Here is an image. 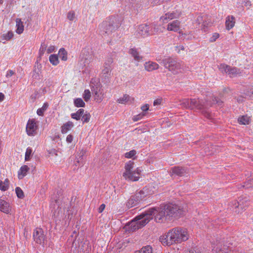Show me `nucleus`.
Segmentation results:
<instances>
[{
  "mask_svg": "<svg viewBox=\"0 0 253 253\" xmlns=\"http://www.w3.org/2000/svg\"><path fill=\"white\" fill-rule=\"evenodd\" d=\"M150 213L157 222L162 223L173 218H179L183 215V208L175 204H166L157 208L150 209Z\"/></svg>",
  "mask_w": 253,
  "mask_h": 253,
  "instance_id": "obj_1",
  "label": "nucleus"
},
{
  "mask_svg": "<svg viewBox=\"0 0 253 253\" xmlns=\"http://www.w3.org/2000/svg\"><path fill=\"white\" fill-rule=\"evenodd\" d=\"M189 237L186 229L175 227L170 230L167 234L160 237V241L164 245L170 246L187 241Z\"/></svg>",
  "mask_w": 253,
  "mask_h": 253,
  "instance_id": "obj_2",
  "label": "nucleus"
},
{
  "mask_svg": "<svg viewBox=\"0 0 253 253\" xmlns=\"http://www.w3.org/2000/svg\"><path fill=\"white\" fill-rule=\"evenodd\" d=\"M180 105L185 109H197L202 110V114L207 118L211 119V116L210 112L208 110V107L211 106V104L209 103L205 104L200 100L196 99L185 98L180 100Z\"/></svg>",
  "mask_w": 253,
  "mask_h": 253,
  "instance_id": "obj_3",
  "label": "nucleus"
},
{
  "mask_svg": "<svg viewBox=\"0 0 253 253\" xmlns=\"http://www.w3.org/2000/svg\"><path fill=\"white\" fill-rule=\"evenodd\" d=\"M153 218L152 213H150L149 209L144 213H142L136 216L127 225L129 230L133 232L148 223Z\"/></svg>",
  "mask_w": 253,
  "mask_h": 253,
  "instance_id": "obj_4",
  "label": "nucleus"
},
{
  "mask_svg": "<svg viewBox=\"0 0 253 253\" xmlns=\"http://www.w3.org/2000/svg\"><path fill=\"white\" fill-rule=\"evenodd\" d=\"M134 163L132 161H129L126 163L125 171L123 174V176L126 180L137 181L139 179L141 170L138 168L134 169Z\"/></svg>",
  "mask_w": 253,
  "mask_h": 253,
  "instance_id": "obj_5",
  "label": "nucleus"
},
{
  "mask_svg": "<svg viewBox=\"0 0 253 253\" xmlns=\"http://www.w3.org/2000/svg\"><path fill=\"white\" fill-rule=\"evenodd\" d=\"M121 22L122 20L118 16H111L102 23L100 29L104 34L109 35L120 27Z\"/></svg>",
  "mask_w": 253,
  "mask_h": 253,
  "instance_id": "obj_6",
  "label": "nucleus"
},
{
  "mask_svg": "<svg viewBox=\"0 0 253 253\" xmlns=\"http://www.w3.org/2000/svg\"><path fill=\"white\" fill-rule=\"evenodd\" d=\"M250 204V200L246 197H240L238 200L230 202V205L235 212L241 213Z\"/></svg>",
  "mask_w": 253,
  "mask_h": 253,
  "instance_id": "obj_7",
  "label": "nucleus"
},
{
  "mask_svg": "<svg viewBox=\"0 0 253 253\" xmlns=\"http://www.w3.org/2000/svg\"><path fill=\"white\" fill-rule=\"evenodd\" d=\"M219 70L222 73H225L230 77H234L241 73L240 69L227 64H220Z\"/></svg>",
  "mask_w": 253,
  "mask_h": 253,
  "instance_id": "obj_8",
  "label": "nucleus"
},
{
  "mask_svg": "<svg viewBox=\"0 0 253 253\" xmlns=\"http://www.w3.org/2000/svg\"><path fill=\"white\" fill-rule=\"evenodd\" d=\"M181 14V11L176 8H174L172 10H169L167 12L164 16H161L160 21L163 23H167L169 20L178 18Z\"/></svg>",
  "mask_w": 253,
  "mask_h": 253,
  "instance_id": "obj_9",
  "label": "nucleus"
},
{
  "mask_svg": "<svg viewBox=\"0 0 253 253\" xmlns=\"http://www.w3.org/2000/svg\"><path fill=\"white\" fill-rule=\"evenodd\" d=\"M38 126L35 120L34 119L29 120L26 126V132L28 135L34 136L37 134Z\"/></svg>",
  "mask_w": 253,
  "mask_h": 253,
  "instance_id": "obj_10",
  "label": "nucleus"
},
{
  "mask_svg": "<svg viewBox=\"0 0 253 253\" xmlns=\"http://www.w3.org/2000/svg\"><path fill=\"white\" fill-rule=\"evenodd\" d=\"M33 237L35 242L39 244L44 243L45 237L41 228H36L33 233Z\"/></svg>",
  "mask_w": 253,
  "mask_h": 253,
  "instance_id": "obj_11",
  "label": "nucleus"
},
{
  "mask_svg": "<svg viewBox=\"0 0 253 253\" xmlns=\"http://www.w3.org/2000/svg\"><path fill=\"white\" fill-rule=\"evenodd\" d=\"M149 194L147 189L145 187L142 190L136 192L135 194L130 197V202L132 200L139 202Z\"/></svg>",
  "mask_w": 253,
  "mask_h": 253,
  "instance_id": "obj_12",
  "label": "nucleus"
},
{
  "mask_svg": "<svg viewBox=\"0 0 253 253\" xmlns=\"http://www.w3.org/2000/svg\"><path fill=\"white\" fill-rule=\"evenodd\" d=\"M165 69L164 72L167 73L170 72L173 74H176L181 72L180 64H164Z\"/></svg>",
  "mask_w": 253,
  "mask_h": 253,
  "instance_id": "obj_13",
  "label": "nucleus"
},
{
  "mask_svg": "<svg viewBox=\"0 0 253 253\" xmlns=\"http://www.w3.org/2000/svg\"><path fill=\"white\" fill-rule=\"evenodd\" d=\"M150 29V28L148 25L146 24H141L138 27L137 32L141 36L147 37L151 35Z\"/></svg>",
  "mask_w": 253,
  "mask_h": 253,
  "instance_id": "obj_14",
  "label": "nucleus"
},
{
  "mask_svg": "<svg viewBox=\"0 0 253 253\" xmlns=\"http://www.w3.org/2000/svg\"><path fill=\"white\" fill-rule=\"evenodd\" d=\"M187 173L186 169L182 167H174L170 170V174L171 176L173 175L182 176Z\"/></svg>",
  "mask_w": 253,
  "mask_h": 253,
  "instance_id": "obj_15",
  "label": "nucleus"
},
{
  "mask_svg": "<svg viewBox=\"0 0 253 253\" xmlns=\"http://www.w3.org/2000/svg\"><path fill=\"white\" fill-rule=\"evenodd\" d=\"M212 251L214 253H233V252L229 249L222 247L220 243H218L215 246L213 247Z\"/></svg>",
  "mask_w": 253,
  "mask_h": 253,
  "instance_id": "obj_16",
  "label": "nucleus"
},
{
  "mask_svg": "<svg viewBox=\"0 0 253 253\" xmlns=\"http://www.w3.org/2000/svg\"><path fill=\"white\" fill-rule=\"evenodd\" d=\"M47 47V46L45 43L43 42L41 44L39 51V56L37 59L38 62H45L47 61V57L44 58L45 60H42V56H43Z\"/></svg>",
  "mask_w": 253,
  "mask_h": 253,
  "instance_id": "obj_17",
  "label": "nucleus"
},
{
  "mask_svg": "<svg viewBox=\"0 0 253 253\" xmlns=\"http://www.w3.org/2000/svg\"><path fill=\"white\" fill-rule=\"evenodd\" d=\"M11 211V207L9 203L3 200L0 199V211L5 213H9Z\"/></svg>",
  "mask_w": 253,
  "mask_h": 253,
  "instance_id": "obj_18",
  "label": "nucleus"
},
{
  "mask_svg": "<svg viewBox=\"0 0 253 253\" xmlns=\"http://www.w3.org/2000/svg\"><path fill=\"white\" fill-rule=\"evenodd\" d=\"M180 22L177 20H175L171 23H169L167 26L168 31H172L174 32L178 31L180 29Z\"/></svg>",
  "mask_w": 253,
  "mask_h": 253,
  "instance_id": "obj_19",
  "label": "nucleus"
},
{
  "mask_svg": "<svg viewBox=\"0 0 253 253\" xmlns=\"http://www.w3.org/2000/svg\"><path fill=\"white\" fill-rule=\"evenodd\" d=\"M235 18L233 16H228L226 18L225 25L227 30H229L235 25Z\"/></svg>",
  "mask_w": 253,
  "mask_h": 253,
  "instance_id": "obj_20",
  "label": "nucleus"
},
{
  "mask_svg": "<svg viewBox=\"0 0 253 253\" xmlns=\"http://www.w3.org/2000/svg\"><path fill=\"white\" fill-rule=\"evenodd\" d=\"M29 169V168L26 165L22 166L18 173V178L21 179L26 176Z\"/></svg>",
  "mask_w": 253,
  "mask_h": 253,
  "instance_id": "obj_21",
  "label": "nucleus"
},
{
  "mask_svg": "<svg viewBox=\"0 0 253 253\" xmlns=\"http://www.w3.org/2000/svg\"><path fill=\"white\" fill-rule=\"evenodd\" d=\"M250 121L251 118L248 115L241 116L238 118V122L240 125H249Z\"/></svg>",
  "mask_w": 253,
  "mask_h": 253,
  "instance_id": "obj_22",
  "label": "nucleus"
},
{
  "mask_svg": "<svg viewBox=\"0 0 253 253\" xmlns=\"http://www.w3.org/2000/svg\"><path fill=\"white\" fill-rule=\"evenodd\" d=\"M74 126V124L72 122L69 121L66 123L64 124L61 129L62 133H66L69 130H70Z\"/></svg>",
  "mask_w": 253,
  "mask_h": 253,
  "instance_id": "obj_23",
  "label": "nucleus"
},
{
  "mask_svg": "<svg viewBox=\"0 0 253 253\" xmlns=\"http://www.w3.org/2000/svg\"><path fill=\"white\" fill-rule=\"evenodd\" d=\"M67 51L64 48H61L58 51V58L61 59L62 61H66L67 60Z\"/></svg>",
  "mask_w": 253,
  "mask_h": 253,
  "instance_id": "obj_24",
  "label": "nucleus"
},
{
  "mask_svg": "<svg viewBox=\"0 0 253 253\" xmlns=\"http://www.w3.org/2000/svg\"><path fill=\"white\" fill-rule=\"evenodd\" d=\"M205 152L207 155H212L216 152V147L213 145H208L205 148Z\"/></svg>",
  "mask_w": 253,
  "mask_h": 253,
  "instance_id": "obj_25",
  "label": "nucleus"
},
{
  "mask_svg": "<svg viewBox=\"0 0 253 253\" xmlns=\"http://www.w3.org/2000/svg\"><path fill=\"white\" fill-rule=\"evenodd\" d=\"M129 53L134 57L136 61L140 62L142 59V57L139 56L138 52L135 48H131Z\"/></svg>",
  "mask_w": 253,
  "mask_h": 253,
  "instance_id": "obj_26",
  "label": "nucleus"
},
{
  "mask_svg": "<svg viewBox=\"0 0 253 253\" xmlns=\"http://www.w3.org/2000/svg\"><path fill=\"white\" fill-rule=\"evenodd\" d=\"M16 33L18 34H21L24 30V26L23 25V23L21 21V19L17 18L16 20Z\"/></svg>",
  "mask_w": 253,
  "mask_h": 253,
  "instance_id": "obj_27",
  "label": "nucleus"
},
{
  "mask_svg": "<svg viewBox=\"0 0 253 253\" xmlns=\"http://www.w3.org/2000/svg\"><path fill=\"white\" fill-rule=\"evenodd\" d=\"M101 87V86H98L91 88V91L94 94V99L98 100L99 101L102 100V97L100 96L99 94Z\"/></svg>",
  "mask_w": 253,
  "mask_h": 253,
  "instance_id": "obj_28",
  "label": "nucleus"
},
{
  "mask_svg": "<svg viewBox=\"0 0 253 253\" xmlns=\"http://www.w3.org/2000/svg\"><path fill=\"white\" fill-rule=\"evenodd\" d=\"M84 109H80L76 113L71 114L72 118L75 119L77 121L80 120L82 116L84 114Z\"/></svg>",
  "mask_w": 253,
  "mask_h": 253,
  "instance_id": "obj_29",
  "label": "nucleus"
},
{
  "mask_svg": "<svg viewBox=\"0 0 253 253\" xmlns=\"http://www.w3.org/2000/svg\"><path fill=\"white\" fill-rule=\"evenodd\" d=\"M90 86L91 88H94L95 87L101 86L99 79L96 78H92L90 81Z\"/></svg>",
  "mask_w": 253,
  "mask_h": 253,
  "instance_id": "obj_30",
  "label": "nucleus"
},
{
  "mask_svg": "<svg viewBox=\"0 0 253 253\" xmlns=\"http://www.w3.org/2000/svg\"><path fill=\"white\" fill-rule=\"evenodd\" d=\"M9 181L7 178H6L3 182L0 180V189L2 191H6L9 187Z\"/></svg>",
  "mask_w": 253,
  "mask_h": 253,
  "instance_id": "obj_31",
  "label": "nucleus"
},
{
  "mask_svg": "<svg viewBox=\"0 0 253 253\" xmlns=\"http://www.w3.org/2000/svg\"><path fill=\"white\" fill-rule=\"evenodd\" d=\"M88 56H89V52L84 49V50H82V55H80V58L81 57L82 58V59L81 60L82 62L85 63V62H87L88 61Z\"/></svg>",
  "mask_w": 253,
  "mask_h": 253,
  "instance_id": "obj_32",
  "label": "nucleus"
},
{
  "mask_svg": "<svg viewBox=\"0 0 253 253\" xmlns=\"http://www.w3.org/2000/svg\"><path fill=\"white\" fill-rule=\"evenodd\" d=\"M130 100V97L127 94H125L123 95V97H121L119 98L117 102L121 104H126V103L128 102Z\"/></svg>",
  "mask_w": 253,
  "mask_h": 253,
  "instance_id": "obj_33",
  "label": "nucleus"
},
{
  "mask_svg": "<svg viewBox=\"0 0 253 253\" xmlns=\"http://www.w3.org/2000/svg\"><path fill=\"white\" fill-rule=\"evenodd\" d=\"M144 68L147 71H152L158 69V64H144Z\"/></svg>",
  "mask_w": 253,
  "mask_h": 253,
  "instance_id": "obj_34",
  "label": "nucleus"
},
{
  "mask_svg": "<svg viewBox=\"0 0 253 253\" xmlns=\"http://www.w3.org/2000/svg\"><path fill=\"white\" fill-rule=\"evenodd\" d=\"M135 253H152V249L150 246L143 247L140 251H136Z\"/></svg>",
  "mask_w": 253,
  "mask_h": 253,
  "instance_id": "obj_35",
  "label": "nucleus"
},
{
  "mask_svg": "<svg viewBox=\"0 0 253 253\" xmlns=\"http://www.w3.org/2000/svg\"><path fill=\"white\" fill-rule=\"evenodd\" d=\"M74 104L77 107H83L85 106V103L81 98H77L74 100Z\"/></svg>",
  "mask_w": 253,
  "mask_h": 253,
  "instance_id": "obj_36",
  "label": "nucleus"
},
{
  "mask_svg": "<svg viewBox=\"0 0 253 253\" xmlns=\"http://www.w3.org/2000/svg\"><path fill=\"white\" fill-rule=\"evenodd\" d=\"M90 115L89 113H86L82 116V121L83 123H88L90 119Z\"/></svg>",
  "mask_w": 253,
  "mask_h": 253,
  "instance_id": "obj_37",
  "label": "nucleus"
},
{
  "mask_svg": "<svg viewBox=\"0 0 253 253\" xmlns=\"http://www.w3.org/2000/svg\"><path fill=\"white\" fill-rule=\"evenodd\" d=\"M67 18L70 21H74L76 19V13L74 11H70L67 14Z\"/></svg>",
  "mask_w": 253,
  "mask_h": 253,
  "instance_id": "obj_38",
  "label": "nucleus"
},
{
  "mask_svg": "<svg viewBox=\"0 0 253 253\" xmlns=\"http://www.w3.org/2000/svg\"><path fill=\"white\" fill-rule=\"evenodd\" d=\"M15 192L18 198L20 199H23L24 197V194L22 190L20 187H16L15 189Z\"/></svg>",
  "mask_w": 253,
  "mask_h": 253,
  "instance_id": "obj_39",
  "label": "nucleus"
},
{
  "mask_svg": "<svg viewBox=\"0 0 253 253\" xmlns=\"http://www.w3.org/2000/svg\"><path fill=\"white\" fill-rule=\"evenodd\" d=\"M136 151L135 150H131L130 151L127 152L125 154V157L128 159L133 158L134 159L135 158H133L135 156Z\"/></svg>",
  "mask_w": 253,
  "mask_h": 253,
  "instance_id": "obj_40",
  "label": "nucleus"
},
{
  "mask_svg": "<svg viewBox=\"0 0 253 253\" xmlns=\"http://www.w3.org/2000/svg\"><path fill=\"white\" fill-rule=\"evenodd\" d=\"M91 97V92L88 89H85L83 94V97L84 100L87 102L88 101Z\"/></svg>",
  "mask_w": 253,
  "mask_h": 253,
  "instance_id": "obj_41",
  "label": "nucleus"
},
{
  "mask_svg": "<svg viewBox=\"0 0 253 253\" xmlns=\"http://www.w3.org/2000/svg\"><path fill=\"white\" fill-rule=\"evenodd\" d=\"M32 154V150L30 148H28L25 153V161H29Z\"/></svg>",
  "mask_w": 253,
  "mask_h": 253,
  "instance_id": "obj_42",
  "label": "nucleus"
},
{
  "mask_svg": "<svg viewBox=\"0 0 253 253\" xmlns=\"http://www.w3.org/2000/svg\"><path fill=\"white\" fill-rule=\"evenodd\" d=\"M49 60L51 63H54L58 61V56L57 54H51L49 57Z\"/></svg>",
  "mask_w": 253,
  "mask_h": 253,
  "instance_id": "obj_43",
  "label": "nucleus"
},
{
  "mask_svg": "<svg viewBox=\"0 0 253 253\" xmlns=\"http://www.w3.org/2000/svg\"><path fill=\"white\" fill-rule=\"evenodd\" d=\"M85 154V151L84 150H81L80 152V153H79L78 154V157L79 158L77 157L76 159L77 160V163H78V166H80V160H81L83 158V157L84 156V155Z\"/></svg>",
  "mask_w": 253,
  "mask_h": 253,
  "instance_id": "obj_44",
  "label": "nucleus"
},
{
  "mask_svg": "<svg viewBox=\"0 0 253 253\" xmlns=\"http://www.w3.org/2000/svg\"><path fill=\"white\" fill-rule=\"evenodd\" d=\"M212 102L214 104H216L218 106H222L223 102L219 98L216 97H213L212 98Z\"/></svg>",
  "mask_w": 253,
  "mask_h": 253,
  "instance_id": "obj_45",
  "label": "nucleus"
},
{
  "mask_svg": "<svg viewBox=\"0 0 253 253\" xmlns=\"http://www.w3.org/2000/svg\"><path fill=\"white\" fill-rule=\"evenodd\" d=\"M13 36V34L12 32L9 31L7 34H3V37L4 38V40L8 41L10 40Z\"/></svg>",
  "mask_w": 253,
  "mask_h": 253,
  "instance_id": "obj_46",
  "label": "nucleus"
},
{
  "mask_svg": "<svg viewBox=\"0 0 253 253\" xmlns=\"http://www.w3.org/2000/svg\"><path fill=\"white\" fill-rule=\"evenodd\" d=\"M211 22L210 21H207L206 20H205L203 22L202 24V29L204 31L206 30V29L210 26H211Z\"/></svg>",
  "mask_w": 253,
  "mask_h": 253,
  "instance_id": "obj_47",
  "label": "nucleus"
},
{
  "mask_svg": "<svg viewBox=\"0 0 253 253\" xmlns=\"http://www.w3.org/2000/svg\"><path fill=\"white\" fill-rule=\"evenodd\" d=\"M163 63H172L174 62L173 59L170 58H165L162 60Z\"/></svg>",
  "mask_w": 253,
  "mask_h": 253,
  "instance_id": "obj_48",
  "label": "nucleus"
},
{
  "mask_svg": "<svg viewBox=\"0 0 253 253\" xmlns=\"http://www.w3.org/2000/svg\"><path fill=\"white\" fill-rule=\"evenodd\" d=\"M138 202H135L134 200H132L130 202V198L129 199V200L127 202V206L128 207H133L135 206L137 203H138Z\"/></svg>",
  "mask_w": 253,
  "mask_h": 253,
  "instance_id": "obj_49",
  "label": "nucleus"
},
{
  "mask_svg": "<svg viewBox=\"0 0 253 253\" xmlns=\"http://www.w3.org/2000/svg\"><path fill=\"white\" fill-rule=\"evenodd\" d=\"M219 34L215 33L213 34L212 37L210 39L211 42H213L216 41L217 39L219 38Z\"/></svg>",
  "mask_w": 253,
  "mask_h": 253,
  "instance_id": "obj_50",
  "label": "nucleus"
},
{
  "mask_svg": "<svg viewBox=\"0 0 253 253\" xmlns=\"http://www.w3.org/2000/svg\"><path fill=\"white\" fill-rule=\"evenodd\" d=\"M245 94L250 97H253V88H251L247 90Z\"/></svg>",
  "mask_w": 253,
  "mask_h": 253,
  "instance_id": "obj_51",
  "label": "nucleus"
},
{
  "mask_svg": "<svg viewBox=\"0 0 253 253\" xmlns=\"http://www.w3.org/2000/svg\"><path fill=\"white\" fill-rule=\"evenodd\" d=\"M55 49V47L54 45H50L47 48V53L48 54L50 53L53 51H54V50Z\"/></svg>",
  "mask_w": 253,
  "mask_h": 253,
  "instance_id": "obj_52",
  "label": "nucleus"
},
{
  "mask_svg": "<svg viewBox=\"0 0 253 253\" xmlns=\"http://www.w3.org/2000/svg\"><path fill=\"white\" fill-rule=\"evenodd\" d=\"M73 136L71 134H69L67 136V138H66V141L68 143H71L72 142V140H73Z\"/></svg>",
  "mask_w": 253,
  "mask_h": 253,
  "instance_id": "obj_53",
  "label": "nucleus"
},
{
  "mask_svg": "<svg viewBox=\"0 0 253 253\" xmlns=\"http://www.w3.org/2000/svg\"><path fill=\"white\" fill-rule=\"evenodd\" d=\"M105 208V205L104 204H101L98 208V212L101 213Z\"/></svg>",
  "mask_w": 253,
  "mask_h": 253,
  "instance_id": "obj_54",
  "label": "nucleus"
},
{
  "mask_svg": "<svg viewBox=\"0 0 253 253\" xmlns=\"http://www.w3.org/2000/svg\"><path fill=\"white\" fill-rule=\"evenodd\" d=\"M196 21L198 23V24H200L201 23L204 21L203 20V16H198L197 18Z\"/></svg>",
  "mask_w": 253,
  "mask_h": 253,
  "instance_id": "obj_55",
  "label": "nucleus"
},
{
  "mask_svg": "<svg viewBox=\"0 0 253 253\" xmlns=\"http://www.w3.org/2000/svg\"><path fill=\"white\" fill-rule=\"evenodd\" d=\"M141 109L143 111H147L149 109V106L148 104H145L141 107Z\"/></svg>",
  "mask_w": 253,
  "mask_h": 253,
  "instance_id": "obj_56",
  "label": "nucleus"
},
{
  "mask_svg": "<svg viewBox=\"0 0 253 253\" xmlns=\"http://www.w3.org/2000/svg\"><path fill=\"white\" fill-rule=\"evenodd\" d=\"M243 4L245 6H248L251 5L250 2L248 0H243Z\"/></svg>",
  "mask_w": 253,
  "mask_h": 253,
  "instance_id": "obj_57",
  "label": "nucleus"
},
{
  "mask_svg": "<svg viewBox=\"0 0 253 253\" xmlns=\"http://www.w3.org/2000/svg\"><path fill=\"white\" fill-rule=\"evenodd\" d=\"M161 103V100L160 99H157V100H155L154 101V105H159Z\"/></svg>",
  "mask_w": 253,
  "mask_h": 253,
  "instance_id": "obj_58",
  "label": "nucleus"
},
{
  "mask_svg": "<svg viewBox=\"0 0 253 253\" xmlns=\"http://www.w3.org/2000/svg\"><path fill=\"white\" fill-rule=\"evenodd\" d=\"M14 74V72L12 70H9L6 76H11Z\"/></svg>",
  "mask_w": 253,
  "mask_h": 253,
  "instance_id": "obj_59",
  "label": "nucleus"
},
{
  "mask_svg": "<svg viewBox=\"0 0 253 253\" xmlns=\"http://www.w3.org/2000/svg\"><path fill=\"white\" fill-rule=\"evenodd\" d=\"M4 98V95L2 93H0V102H1L2 101H3Z\"/></svg>",
  "mask_w": 253,
  "mask_h": 253,
  "instance_id": "obj_60",
  "label": "nucleus"
},
{
  "mask_svg": "<svg viewBox=\"0 0 253 253\" xmlns=\"http://www.w3.org/2000/svg\"><path fill=\"white\" fill-rule=\"evenodd\" d=\"M176 48H179V49H178V52H180V50H184V47L183 45H179V46H176Z\"/></svg>",
  "mask_w": 253,
  "mask_h": 253,
  "instance_id": "obj_61",
  "label": "nucleus"
},
{
  "mask_svg": "<svg viewBox=\"0 0 253 253\" xmlns=\"http://www.w3.org/2000/svg\"><path fill=\"white\" fill-rule=\"evenodd\" d=\"M37 114L40 116H42L43 114L42 110L41 109H38L37 110Z\"/></svg>",
  "mask_w": 253,
  "mask_h": 253,
  "instance_id": "obj_62",
  "label": "nucleus"
},
{
  "mask_svg": "<svg viewBox=\"0 0 253 253\" xmlns=\"http://www.w3.org/2000/svg\"><path fill=\"white\" fill-rule=\"evenodd\" d=\"M142 116H141V115H139L138 116L135 117L133 119V120L134 121H137L138 120V119L141 118Z\"/></svg>",
  "mask_w": 253,
  "mask_h": 253,
  "instance_id": "obj_63",
  "label": "nucleus"
},
{
  "mask_svg": "<svg viewBox=\"0 0 253 253\" xmlns=\"http://www.w3.org/2000/svg\"><path fill=\"white\" fill-rule=\"evenodd\" d=\"M74 234L75 235V237H76L77 236V233L75 231L73 232V234L71 235V236L73 237Z\"/></svg>",
  "mask_w": 253,
  "mask_h": 253,
  "instance_id": "obj_64",
  "label": "nucleus"
}]
</instances>
